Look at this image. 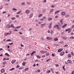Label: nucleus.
Instances as JSON below:
<instances>
[{
	"label": "nucleus",
	"mask_w": 74,
	"mask_h": 74,
	"mask_svg": "<svg viewBox=\"0 0 74 74\" xmlns=\"http://www.w3.org/2000/svg\"><path fill=\"white\" fill-rule=\"evenodd\" d=\"M63 21V20H61L60 21V22H61V24L62 25H63V23H62V21Z\"/></svg>",
	"instance_id": "obj_40"
},
{
	"label": "nucleus",
	"mask_w": 74,
	"mask_h": 74,
	"mask_svg": "<svg viewBox=\"0 0 74 74\" xmlns=\"http://www.w3.org/2000/svg\"><path fill=\"white\" fill-rule=\"evenodd\" d=\"M65 53V52L64 51L61 52L60 53V56H63V55H64Z\"/></svg>",
	"instance_id": "obj_4"
},
{
	"label": "nucleus",
	"mask_w": 74,
	"mask_h": 74,
	"mask_svg": "<svg viewBox=\"0 0 74 74\" xmlns=\"http://www.w3.org/2000/svg\"><path fill=\"white\" fill-rule=\"evenodd\" d=\"M51 60V59H48L47 60H46V62H49V60Z\"/></svg>",
	"instance_id": "obj_29"
},
{
	"label": "nucleus",
	"mask_w": 74,
	"mask_h": 74,
	"mask_svg": "<svg viewBox=\"0 0 74 74\" xmlns=\"http://www.w3.org/2000/svg\"><path fill=\"white\" fill-rule=\"evenodd\" d=\"M55 66H56V67H58L59 66V65L57 64H56Z\"/></svg>",
	"instance_id": "obj_57"
},
{
	"label": "nucleus",
	"mask_w": 74,
	"mask_h": 74,
	"mask_svg": "<svg viewBox=\"0 0 74 74\" xmlns=\"http://www.w3.org/2000/svg\"><path fill=\"white\" fill-rule=\"evenodd\" d=\"M55 18H58V15H56L55 16Z\"/></svg>",
	"instance_id": "obj_56"
},
{
	"label": "nucleus",
	"mask_w": 74,
	"mask_h": 74,
	"mask_svg": "<svg viewBox=\"0 0 74 74\" xmlns=\"http://www.w3.org/2000/svg\"><path fill=\"white\" fill-rule=\"evenodd\" d=\"M51 71H52L53 73V69L51 68Z\"/></svg>",
	"instance_id": "obj_34"
},
{
	"label": "nucleus",
	"mask_w": 74,
	"mask_h": 74,
	"mask_svg": "<svg viewBox=\"0 0 74 74\" xmlns=\"http://www.w3.org/2000/svg\"><path fill=\"white\" fill-rule=\"evenodd\" d=\"M11 27H12L13 28H14V25H13V24H12L11 25Z\"/></svg>",
	"instance_id": "obj_25"
},
{
	"label": "nucleus",
	"mask_w": 74,
	"mask_h": 74,
	"mask_svg": "<svg viewBox=\"0 0 74 74\" xmlns=\"http://www.w3.org/2000/svg\"><path fill=\"white\" fill-rule=\"evenodd\" d=\"M47 39L48 40H51V39H50V38L49 37H47Z\"/></svg>",
	"instance_id": "obj_46"
},
{
	"label": "nucleus",
	"mask_w": 74,
	"mask_h": 74,
	"mask_svg": "<svg viewBox=\"0 0 74 74\" xmlns=\"http://www.w3.org/2000/svg\"><path fill=\"white\" fill-rule=\"evenodd\" d=\"M8 51L9 52H12V50H10V49H8Z\"/></svg>",
	"instance_id": "obj_22"
},
{
	"label": "nucleus",
	"mask_w": 74,
	"mask_h": 74,
	"mask_svg": "<svg viewBox=\"0 0 74 74\" xmlns=\"http://www.w3.org/2000/svg\"><path fill=\"white\" fill-rule=\"evenodd\" d=\"M68 58H71V54H69L68 55Z\"/></svg>",
	"instance_id": "obj_26"
},
{
	"label": "nucleus",
	"mask_w": 74,
	"mask_h": 74,
	"mask_svg": "<svg viewBox=\"0 0 74 74\" xmlns=\"http://www.w3.org/2000/svg\"><path fill=\"white\" fill-rule=\"evenodd\" d=\"M3 64L5 65V64H7V62H3Z\"/></svg>",
	"instance_id": "obj_30"
},
{
	"label": "nucleus",
	"mask_w": 74,
	"mask_h": 74,
	"mask_svg": "<svg viewBox=\"0 0 74 74\" xmlns=\"http://www.w3.org/2000/svg\"><path fill=\"white\" fill-rule=\"evenodd\" d=\"M11 19L12 20H14V19H15V17H12L11 18Z\"/></svg>",
	"instance_id": "obj_32"
},
{
	"label": "nucleus",
	"mask_w": 74,
	"mask_h": 74,
	"mask_svg": "<svg viewBox=\"0 0 74 74\" xmlns=\"http://www.w3.org/2000/svg\"><path fill=\"white\" fill-rule=\"evenodd\" d=\"M11 41V40L10 39H8L6 40V41H7V42H8V41Z\"/></svg>",
	"instance_id": "obj_37"
},
{
	"label": "nucleus",
	"mask_w": 74,
	"mask_h": 74,
	"mask_svg": "<svg viewBox=\"0 0 74 74\" xmlns=\"http://www.w3.org/2000/svg\"><path fill=\"white\" fill-rule=\"evenodd\" d=\"M54 41H57V40H58V38H55L54 39Z\"/></svg>",
	"instance_id": "obj_42"
},
{
	"label": "nucleus",
	"mask_w": 74,
	"mask_h": 74,
	"mask_svg": "<svg viewBox=\"0 0 74 74\" xmlns=\"http://www.w3.org/2000/svg\"><path fill=\"white\" fill-rule=\"evenodd\" d=\"M60 12V10H58L57 12H55V14H56L59 13V12Z\"/></svg>",
	"instance_id": "obj_9"
},
{
	"label": "nucleus",
	"mask_w": 74,
	"mask_h": 74,
	"mask_svg": "<svg viewBox=\"0 0 74 74\" xmlns=\"http://www.w3.org/2000/svg\"><path fill=\"white\" fill-rule=\"evenodd\" d=\"M70 32H71V30H70L69 29V30H68V33H70Z\"/></svg>",
	"instance_id": "obj_50"
},
{
	"label": "nucleus",
	"mask_w": 74,
	"mask_h": 74,
	"mask_svg": "<svg viewBox=\"0 0 74 74\" xmlns=\"http://www.w3.org/2000/svg\"><path fill=\"white\" fill-rule=\"evenodd\" d=\"M26 4H27V5H30V2L27 1L26 3Z\"/></svg>",
	"instance_id": "obj_15"
},
{
	"label": "nucleus",
	"mask_w": 74,
	"mask_h": 74,
	"mask_svg": "<svg viewBox=\"0 0 74 74\" xmlns=\"http://www.w3.org/2000/svg\"><path fill=\"white\" fill-rule=\"evenodd\" d=\"M36 51H34V52H33L31 54V56H33V55H34V53H36Z\"/></svg>",
	"instance_id": "obj_8"
},
{
	"label": "nucleus",
	"mask_w": 74,
	"mask_h": 74,
	"mask_svg": "<svg viewBox=\"0 0 74 74\" xmlns=\"http://www.w3.org/2000/svg\"><path fill=\"white\" fill-rule=\"evenodd\" d=\"M65 67V66L64 65L62 67V69L63 70H64V71H65V68H64Z\"/></svg>",
	"instance_id": "obj_24"
},
{
	"label": "nucleus",
	"mask_w": 74,
	"mask_h": 74,
	"mask_svg": "<svg viewBox=\"0 0 74 74\" xmlns=\"http://www.w3.org/2000/svg\"><path fill=\"white\" fill-rule=\"evenodd\" d=\"M52 56H55V54H53V53H52Z\"/></svg>",
	"instance_id": "obj_49"
},
{
	"label": "nucleus",
	"mask_w": 74,
	"mask_h": 74,
	"mask_svg": "<svg viewBox=\"0 0 74 74\" xmlns=\"http://www.w3.org/2000/svg\"><path fill=\"white\" fill-rule=\"evenodd\" d=\"M61 14L62 15H64V14H65V12H61Z\"/></svg>",
	"instance_id": "obj_18"
},
{
	"label": "nucleus",
	"mask_w": 74,
	"mask_h": 74,
	"mask_svg": "<svg viewBox=\"0 0 74 74\" xmlns=\"http://www.w3.org/2000/svg\"><path fill=\"white\" fill-rule=\"evenodd\" d=\"M71 55L73 56L74 55V53L73 52H71Z\"/></svg>",
	"instance_id": "obj_44"
},
{
	"label": "nucleus",
	"mask_w": 74,
	"mask_h": 74,
	"mask_svg": "<svg viewBox=\"0 0 74 74\" xmlns=\"http://www.w3.org/2000/svg\"><path fill=\"white\" fill-rule=\"evenodd\" d=\"M25 2H22L21 4V5H25Z\"/></svg>",
	"instance_id": "obj_28"
},
{
	"label": "nucleus",
	"mask_w": 74,
	"mask_h": 74,
	"mask_svg": "<svg viewBox=\"0 0 74 74\" xmlns=\"http://www.w3.org/2000/svg\"><path fill=\"white\" fill-rule=\"evenodd\" d=\"M21 12H22V10H20L18 12H17L16 14H20V13H21Z\"/></svg>",
	"instance_id": "obj_14"
},
{
	"label": "nucleus",
	"mask_w": 74,
	"mask_h": 74,
	"mask_svg": "<svg viewBox=\"0 0 74 74\" xmlns=\"http://www.w3.org/2000/svg\"><path fill=\"white\" fill-rule=\"evenodd\" d=\"M29 70V68H26L25 69H24V70L25 71H27Z\"/></svg>",
	"instance_id": "obj_11"
},
{
	"label": "nucleus",
	"mask_w": 74,
	"mask_h": 74,
	"mask_svg": "<svg viewBox=\"0 0 74 74\" xmlns=\"http://www.w3.org/2000/svg\"><path fill=\"white\" fill-rule=\"evenodd\" d=\"M5 36H8L7 33L5 34Z\"/></svg>",
	"instance_id": "obj_62"
},
{
	"label": "nucleus",
	"mask_w": 74,
	"mask_h": 74,
	"mask_svg": "<svg viewBox=\"0 0 74 74\" xmlns=\"http://www.w3.org/2000/svg\"><path fill=\"white\" fill-rule=\"evenodd\" d=\"M69 30H70V28H69L68 29L66 30L65 31H66V32H67L68 31H69Z\"/></svg>",
	"instance_id": "obj_39"
},
{
	"label": "nucleus",
	"mask_w": 74,
	"mask_h": 74,
	"mask_svg": "<svg viewBox=\"0 0 74 74\" xmlns=\"http://www.w3.org/2000/svg\"><path fill=\"white\" fill-rule=\"evenodd\" d=\"M25 12L26 14H29V13H30V11L29 10H27L25 11Z\"/></svg>",
	"instance_id": "obj_2"
},
{
	"label": "nucleus",
	"mask_w": 74,
	"mask_h": 74,
	"mask_svg": "<svg viewBox=\"0 0 74 74\" xmlns=\"http://www.w3.org/2000/svg\"><path fill=\"white\" fill-rule=\"evenodd\" d=\"M12 44H13V42H12L11 43H10L8 44L9 45H12Z\"/></svg>",
	"instance_id": "obj_43"
},
{
	"label": "nucleus",
	"mask_w": 74,
	"mask_h": 74,
	"mask_svg": "<svg viewBox=\"0 0 74 74\" xmlns=\"http://www.w3.org/2000/svg\"><path fill=\"white\" fill-rule=\"evenodd\" d=\"M71 38H72V39H74V37H73V36H72V37H71Z\"/></svg>",
	"instance_id": "obj_64"
},
{
	"label": "nucleus",
	"mask_w": 74,
	"mask_h": 74,
	"mask_svg": "<svg viewBox=\"0 0 74 74\" xmlns=\"http://www.w3.org/2000/svg\"><path fill=\"white\" fill-rule=\"evenodd\" d=\"M63 50L62 49H58V52H60L62 51Z\"/></svg>",
	"instance_id": "obj_10"
},
{
	"label": "nucleus",
	"mask_w": 74,
	"mask_h": 74,
	"mask_svg": "<svg viewBox=\"0 0 74 74\" xmlns=\"http://www.w3.org/2000/svg\"><path fill=\"white\" fill-rule=\"evenodd\" d=\"M68 63H71V60H68L67 61Z\"/></svg>",
	"instance_id": "obj_31"
},
{
	"label": "nucleus",
	"mask_w": 74,
	"mask_h": 74,
	"mask_svg": "<svg viewBox=\"0 0 74 74\" xmlns=\"http://www.w3.org/2000/svg\"><path fill=\"white\" fill-rule=\"evenodd\" d=\"M69 16V14H66L65 15V18H68Z\"/></svg>",
	"instance_id": "obj_20"
},
{
	"label": "nucleus",
	"mask_w": 74,
	"mask_h": 74,
	"mask_svg": "<svg viewBox=\"0 0 74 74\" xmlns=\"http://www.w3.org/2000/svg\"><path fill=\"white\" fill-rule=\"evenodd\" d=\"M5 5H9V4L8 3H5Z\"/></svg>",
	"instance_id": "obj_55"
},
{
	"label": "nucleus",
	"mask_w": 74,
	"mask_h": 74,
	"mask_svg": "<svg viewBox=\"0 0 74 74\" xmlns=\"http://www.w3.org/2000/svg\"><path fill=\"white\" fill-rule=\"evenodd\" d=\"M36 62H40V61H38V60H36Z\"/></svg>",
	"instance_id": "obj_52"
},
{
	"label": "nucleus",
	"mask_w": 74,
	"mask_h": 74,
	"mask_svg": "<svg viewBox=\"0 0 74 74\" xmlns=\"http://www.w3.org/2000/svg\"><path fill=\"white\" fill-rule=\"evenodd\" d=\"M50 72H51V71L49 70V71H48L47 72V73H50Z\"/></svg>",
	"instance_id": "obj_45"
},
{
	"label": "nucleus",
	"mask_w": 74,
	"mask_h": 74,
	"mask_svg": "<svg viewBox=\"0 0 74 74\" xmlns=\"http://www.w3.org/2000/svg\"><path fill=\"white\" fill-rule=\"evenodd\" d=\"M54 11L53 9H51L50 10V13H51V12H53V11Z\"/></svg>",
	"instance_id": "obj_23"
},
{
	"label": "nucleus",
	"mask_w": 74,
	"mask_h": 74,
	"mask_svg": "<svg viewBox=\"0 0 74 74\" xmlns=\"http://www.w3.org/2000/svg\"><path fill=\"white\" fill-rule=\"evenodd\" d=\"M67 24H66L65 25H64L62 26V28H64L66 26Z\"/></svg>",
	"instance_id": "obj_12"
},
{
	"label": "nucleus",
	"mask_w": 74,
	"mask_h": 74,
	"mask_svg": "<svg viewBox=\"0 0 74 74\" xmlns=\"http://www.w3.org/2000/svg\"><path fill=\"white\" fill-rule=\"evenodd\" d=\"M67 46H68V45H64V47H67Z\"/></svg>",
	"instance_id": "obj_53"
},
{
	"label": "nucleus",
	"mask_w": 74,
	"mask_h": 74,
	"mask_svg": "<svg viewBox=\"0 0 74 74\" xmlns=\"http://www.w3.org/2000/svg\"><path fill=\"white\" fill-rule=\"evenodd\" d=\"M5 65H3V66L2 67H5Z\"/></svg>",
	"instance_id": "obj_63"
},
{
	"label": "nucleus",
	"mask_w": 74,
	"mask_h": 74,
	"mask_svg": "<svg viewBox=\"0 0 74 74\" xmlns=\"http://www.w3.org/2000/svg\"><path fill=\"white\" fill-rule=\"evenodd\" d=\"M62 38L64 40H66V39H67V38L65 36H63L62 37Z\"/></svg>",
	"instance_id": "obj_7"
},
{
	"label": "nucleus",
	"mask_w": 74,
	"mask_h": 74,
	"mask_svg": "<svg viewBox=\"0 0 74 74\" xmlns=\"http://www.w3.org/2000/svg\"><path fill=\"white\" fill-rule=\"evenodd\" d=\"M37 58H40V57L39 56H37Z\"/></svg>",
	"instance_id": "obj_58"
},
{
	"label": "nucleus",
	"mask_w": 74,
	"mask_h": 74,
	"mask_svg": "<svg viewBox=\"0 0 74 74\" xmlns=\"http://www.w3.org/2000/svg\"><path fill=\"white\" fill-rule=\"evenodd\" d=\"M42 14H39L38 16V18H40V17H41V16H42Z\"/></svg>",
	"instance_id": "obj_13"
},
{
	"label": "nucleus",
	"mask_w": 74,
	"mask_h": 74,
	"mask_svg": "<svg viewBox=\"0 0 74 74\" xmlns=\"http://www.w3.org/2000/svg\"><path fill=\"white\" fill-rule=\"evenodd\" d=\"M14 32H18V31L16 29H14Z\"/></svg>",
	"instance_id": "obj_36"
},
{
	"label": "nucleus",
	"mask_w": 74,
	"mask_h": 74,
	"mask_svg": "<svg viewBox=\"0 0 74 74\" xmlns=\"http://www.w3.org/2000/svg\"><path fill=\"white\" fill-rule=\"evenodd\" d=\"M51 7L52 8H54V7H55V5H51Z\"/></svg>",
	"instance_id": "obj_38"
},
{
	"label": "nucleus",
	"mask_w": 74,
	"mask_h": 74,
	"mask_svg": "<svg viewBox=\"0 0 74 74\" xmlns=\"http://www.w3.org/2000/svg\"><path fill=\"white\" fill-rule=\"evenodd\" d=\"M15 61H16V60H13L11 61V63L12 64H13V63H14L15 62Z\"/></svg>",
	"instance_id": "obj_5"
},
{
	"label": "nucleus",
	"mask_w": 74,
	"mask_h": 74,
	"mask_svg": "<svg viewBox=\"0 0 74 74\" xmlns=\"http://www.w3.org/2000/svg\"><path fill=\"white\" fill-rule=\"evenodd\" d=\"M32 30V28H29V31H31V30Z\"/></svg>",
	"instance_id": "obj_54"
},
{
	"label": "nucleus",
	"mask_w": 74,
	"mask_h": 74,
	"mask_svg": "<svg viewBox=\"0 0 74 74\" xmlns=\"http://www.w3.org/2000/svg\"><path fill=\"white\" fill-rule=\"evenodd\" d=\"M15 28V29H18V28H21V26H17V27H14Z\"/></svg>",
	"instance_id": "obj_21"
},
{
	"label": "nucleus",
	"mask_w": 74,
	"mask_h": 74,
	"mask_svg": "<svg viewBox=\"0 0 74 74\" xmlns=\"http://www.w3.org/2000/svg\"><path fill=\"white\" fill-rule=\"evenodd\" d=\"M37 71L38 73H40V72H41V70L39 69Z\"/></svg>",
	"instance_id": "obj_33"
},
{
	"label": "nucleus",
	"mask_w": 74,
	"mask_h": 74,
	"mask_svg": "<svg viewBox=\"0 0 74 74\" xmlns=\"http://www.w3.org/2000/svg\"><path fill=\"white\" fill-rule=\"evenodd\" d=\"M56 27H57V28L58 29H59V26H58V25H56Z\"/></svg>",
	"instance_id": "obj_41"
},
{
	"label": "nucleus",
	"mask_w": 74,
	"mask_h": 74,
	"mask_svg": "<svg viewBox=\"0 0 74 74\" xmlns=\"http://www.w3.org/2000/svg\"><path fill=\"white\" fill-rule=\"evenodd\" d=\"M33 13H32L29 15V18H31L33 17Z\"/></svg>",
	"instance_id": "obj_1"
},
{
	"label": "nucleus",
	"mask_w": 74,
	"mask_h": 74,
	"mask_svg": "<svg viewBox=\"0 0 74 74\" xmlns=\"http://www.w3.org/2000/svg\"><path fill=\"white\" fill-rule=\"evenodd\" d=\"M12 10L13 11H16L17 10V9H16L15 8H13Z\"/></svg>",
	"instance_id": "obj_27"
},
{
	"label": "nucleus",
	"mask_w": 74,
	"mask_h": 74,
	"mask_svg": "<svg viewBox=\"0 0 74 74\" xmlns=\"http://www.w3.org/2000/svg\"><path fill=\"white\" fill-rule=\"evenodd\" d=\"M48 20L49 21H52V18L51 17H49V18Z\"/></svg>",
	"instance_id": "obj_16"
},
{
	"label": "nucleus",
	"mask_w": 74,
	"mask_h": 74,
	"mask_svg": "<svg viewBox=\"0 0 74 74\" xmlns=\"http://www.w3.org/2000/svg\"><path fill=\"white\" fill-rule=\"evenodd\" d=\"M26 62H23L22 64L23 66H25L26 64Z\"/></svg>",
	"instance_id": "obj_17"
},
{
	"label": "nucleus",
	"mask_w": 74,
	"mask_h": 74,
	"mask_svg": "<svg viewBox=\"0 0 74 74\" xmlns=\"http://www.w3.org/2000/svg\"><path fill=\"white\" fill-rule=\"evenodd\" d=\"M24 67H21L19 69V70H22V69H23Z\"/></svg>",
	"instance_id": "obj_35"
},
{
	"label": "nucleus",
	"mask_w": 74,
	"mask_h": 74,
	"mask_svg": "<svg viewBox=\"0 0 74 74\" xmlns=\"http://www.w3.org/2000/svg\"><path fill=\"white\" fill-rule=\"evenodd\" d=\"M6 29H9L11 27V25H8L6 26Z\"/></svg>",
	"instance_id": "obj_3"
},
{
	"label": "nucleus",
	"mask_w": 74,
	"mask_h": 74,
	"mask_svg": "<svg viewBox=\"0 0 74 74\" xmlns=\"http://www.w3.org/2000/svg\"><path fill=\"white\" fill-rule=\"evenodd\" d=\"M15 69V68H13L11 69H10V71H12V70H14Z\"/></svg>",
	"instance_id": "obj_19"
},
{
	"label": "nucleus",
	"mask_w": 74,
	"mask_h": 74,
	"mask_svg": "<svg viewBox=\"0 0 74 74\" xmlns=\"http://www.w3.org/2000/svg\"><path fill=\"white\" fill-rule=\"evenodd\" d=\"M16 68H19V65H18L16 66Z\"/></svg>",
	"instance_id": "obj_48"
},
{
	"label": "nucleus",
	"mask_w": 74,
	"mask_h": 74,
	"mask_svg": "<svg viewBox=\"0 0 74 74\" xmlns=\"http://www.w3.org/2000/svg\"><path fill=\"white\" fill-rule=\"evenodd\" d=\"M72 28H74V25H72Z\"/></svg>",
	"instance_id": "obj_51"
},
{
	"label": "nucleus",
	"mask_w": 74,
	"mask_h": 74,
	"mask_svg": "<svg viewBox=\"0 0 74 74\" xmlns=\"http://www.w3.org/2000/svg\"><path fill=\"white\" fill-rule=\"evenodd\" d=\"M1 73H4V71H5V70H4V69H3L1 70Z\"/></svg>",
	"instance_id": "obj_6"
},
{
	"label": "nucleus",
	"mask_w": 74,
	"mask_h": 74,
	"mask_svg": "<svg viewBox=\"0 0 74 74\" xmlns=\"http://www.w3.org/2000/svg\"><path fill=\"white\" fill-rule=\"evenodd\" d=\"M40 52L42 53H44L43 51H41Z\"/></svg>",
	"instance_id": "obj_60"
},
{
	"label": "nucleus",
	"mask_w": 74,
	"mask_h": 74,
	"mask_svg": "<svg viewBox=\"0 0 74 74\" xmlns=\"http://www.w3.org/2000/svg\"><path fill=\"white\" fill-rule=\"evenodd\" d=\"M74 71H73L72 72V73H71V74H74Z\"/></svg>",
	"instance_id": "obj_61"
},
{
	"label": "nucleus",
	"mask_w": 74,
	"mask_h": 74,
	"mask_svg": "<svg viewBox=\"0 0 74 74\" xmlns=\"http://www.w3.org/2000/svg\"><path fill=\"white\" fill-rule=\"evenodd\" d=\"M44 19H45V18H46V17L44 16H43L42 17Z\"/></svg>",
	"instance_id": "obj_59"
},
{
	"label": "nucleus",
	"mask_w": 74,
	"mask_h": 74,
	"mask_svg": "<svg viewBox=\"0 0 74 74\" xmlns=\"http://www.w3.org/2000/svg\"><path fill=\"white\" fill-rule=\"evenodd\" d=\"M46 56H48V55H49V53H47L46 54Z\"/></svg>",
	"instance_id": "obj_47"
}]
</instances>
